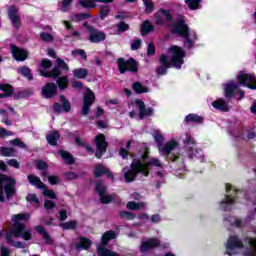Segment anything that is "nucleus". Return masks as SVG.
Masks as SVG:
<instances>
[{
  "label": "nucleus",
  "instance_id": "f257e3e1",
  "mask_svg": "<svg viewBox=\"0 0 256 256\" xmlns=\"http://www.w3.org/2000/svg\"><path fill=\"white\" fill-rule=\"evenodd\" d=\"M168 52L172 54L171 59L167 54H162L159 57L160 66L156 68L157 75H167V69L175 67V69H181L183 63H185V56L187 53L180 46H171Z\"/></svg>",
  "mask_w": 256,
  "mask_h": 256
},
{
  "label": "nucleus",
  "instance_id": "f03ea898",
  "mask_svg": "<svg viewBox=\"0 0 256 256\" xmlns=\"http://www.w3.org/2000/svg\"><path fill=\"white\" fill-rule=\"evenodd\" d=\"M237 81L231 80L225 85L224 93L226 99H233L237 95V90L239 87H247L252 91H256V77L254 74H247L243 71L239 72L237 75Z\"/></svg>",
  "mask_w": 256,
  "mask_h": 256
},
{
  "label": "nucleus",
  "instance_id": "7ed1b4c3",
  "mask_svg": "<svg viewBox=\"0 0 256 256\" xmlns=\"http://www.w3.org/2000/svg\"><path fill=\"white\" fill-rule=\"evenodd\" d=\"M154 140L158 145L159 153L162 155V157H165L166 161L177 163V161L181 159V154L179 152L173 153L176 147H179V142H177L175 139H172L163 145L165 137L163 134H161V132L157 131L154 133Z\"/></svg>",
  "mask_w": 256,
  "mask_h": 256
},
{
  "label": "nucleus",
  "instance_id": "20e7f679",
  "mask_svg": "<svg viewBox=\"0 0 256 256\" xmlns=\"http://www.w3.org/2000/svg\"><path fill=\"white\" fill-rule=\"evenodd\" d=\"M17 180L15 178L0 173V203L5 202V195L8 201H11L17 195Z\"/></svg>",
  "mask_w": 256,
  "mask_h": 256
},
{
  "label": "nucleus",
  "instance_id": "39448f33",
  "mask_svg": "<svg viewBox=\"0 0 256 256\" xmlns=\"http://www.w3.org/2000/svg\"><path fill=\"white\" fill-rule=\"evenodd\" d=\"M144 175V177H148V172L145 169V165H143V161L141 159L134 158L130 165V169L124 173V179L126 183H133L137 179V175Z\"/></svg>",
  "mask_w": 256,
  "mask_h": 256
},
{
  "label": "nucleus",
  "instance_id": "423d86ee",
  "mask_svg": "<svg viewBox=\"0 0 256 256\" xmlns=\"http://www.w3.org/2000/svg\"><path fill=\"white\" fill-rule=\"evenodd\" d=\"M56 65L57 66H54L50 71L40 70L39 73L41 77H45L46 79H57V77L63 75L62 71H69V65L61 58H56Z\"/></svg>",
  "mask_w": 256,
  "mask_h": 256
},
{
  "label": "nucleus",
  "instance_id": "0eeeda50",
  "mask_svg": "<svg viewBox=\"0 0 256 256\" xmlns=\"http://www.w3.org/2000/svg\"><path fill=\"white\" fill-rule=\"evenodd\" d=\"M118 70L120 71L121 75L124 73H137L139 71V64H137V60L134 58H129L125 60V58H118Z\"/></svg>",
  "mask_w": 256,
  "mask_h": 256
},
{
  "label": "nucleus",
  "instance_id": "6e6552de",
  "mask_svg": "<svg viewBox=\"0 0 256 256\" xmlns=\"http://www.w3.org/2000/svg\"><path fill=\"white\" fill-rule=\"evenodd\" d=\"M11 229L13 237L16 239H19V237L23 238L24 241H31L33 239L31 230L27 229V225L23 223H13Z\"/></svg>",
  "mask_w": 256,
  "mask_h": 256
},
{
  "label": "nucleus",
  "instance_id": "1a4fd4ad",
  "mask_svg": "<svg viewBox=\"0 0 256 256\" xmlns=\"http://www.w3.org/2000/svg\"><path fill=\"white\" fill-rule=\"evenodd\" d=\"M154 19L156 25L165 27L167 26V23H173V14H171V10L161 8L154 14Z\"/></svg>",
  "mask_w": 256,
  "mask_h": 256
},
{
  "label": "nucleus",
  "instance_id": "9d476101",
  "mask_svg": "<svg viewBox=\"0 0 256 256\" xmlns=\"http://www.w3.org/2000/svg\"><path fill=\"white\" fill-rule=\"evenodd\" d=\"M95 145H96V152L95 157L96 159H101L105 153H107V148L109 147V143L107 142V138L105 134H98L95 137Z\"/></svg>",
  "mask_w": 256,
  "mask_h": 256
},
{
  "label": "nucleus",
  "instance_id": "9b49d317",
  "mask_svg": "<svg viewBox=\"0 0 256 256\" xmlns=\"http://www.w3.org/2000/svg\"><path fill=\"white\" fill-rule=\"evenodd\" d=\"M139 113L138 117L139 119H145V117H153L154 110L153 107H146L145 102L139 98L135 99L134 101Z\"/></svg>",
  "mask_w": 256,
  "mask_h": 256
},
{
  "label": "nucleus",
  "instance_id": "f8f14e48",
  "mask_svg": "<svg viewBox=\"0 0 256 256\" xmlns=\"http://www.w3.org/2000/svg\"><path fill=\"white\" fill-rule=\"evenodd\" d=\"M161 247V241L158 238H148L146 241L140 243L139 251L140 253H147Z\"/></svg>",
  "mask_w": 256,
  "mask_h": 256
},
{
  "label": "nucleus",
  "instance_id": "ddd939ff",
  "mask_svg": "<svg viewBox=\"0 0 256 256\" xmlns=\"http://www.w3.org/2000/svg\"><path fill=\"white\" fill-rule=\"evenodd\" d=\"M60 102L62 103L59 104V102H55L53 105V111L54 113H69V111H71V102L69 101V99H67L65 96L60 95L59 96Z\"/></svg>",
  "mask_w": 256,
  "mask_h": 256
},
{
  "label": "nucleus",
  "instance_id": "4468645a",
  "mask_svg": "<svg viewBox=\"0 0 256 256\" xmlns=\"http://www.w3.org/2000/svg\"><path fill=\"white\" fill-rule=\"evenodd\" d=\"M8 19L11 20L12 26L15 27V29L21 27V17L19 16V8H17V6L12 5L9 7Z\"/></svg>",
  "mask_w": 256,
  "mask_h": 256
},
{
  "label": "nucleus",
  "instance_id": "2eb2a0df",
  "mask_svg": "<svg viewBox=\"0 0 256 256\" xmlns=\"http://www.w3.org/2000/svg\"><path fill=\"white\" fill-rule=\"evenodd\" d=\"M11 53L13 59L18 62L27 61L29 59V52L21 47H17L15 45L11 46Z\"/></svg>",
  "mask_w": 256,
  "mask_h": 256
},
{
  "label": "nucleus",
  "instance_id": "dca6fc26",
  "mask_svg": "<svg viewBox=\"0 0 256 256\" xmlns=\"http://www.w3.org/2000/svg\"><path fill=\"white\" fill-rule=\"evenodd\" d=\"M173 33H176V35H180V37H183V35H187V33H190L189 25L185 23V19L180 18L177 22L174 23Z\"/></svg>",
  "mask_w": 256,
  "mask_h": 256
},
{
  "label": "nucleus",
  "instance_id": "f3484780",
  "mask_svg": "<svg viewBox=\"0 0 256 256\" xmlns=\"http://www.w3.org/2000/svg\"><path fill=\"white\" fill-rule=\"evenodd\" d=\"M57 95V84L48 82L42 87V97L44 99H53Z\"/></svg>",
  "mask_w": 256,
  "mask_h": 256
},
{
  "label": "nucleus",
  "instance_id": "a211bd4d",
  "mask_svg": "<svg viewBox=\"0 0 256 256\" xmlns=\"http://www.w3.org/2000/svg\"><path fill=\"white\" fill-rule=\"evenodd\" d=\"M107 39L105 32L97 30V28H90L89 41L90 43H102Z\"/></svg>",
  "mask_w": 256,
  "mask_h": 256
},
{
  "label": "nucleus",
  "instance_id": "6ab92c4d",
  "mask_svg": "<svg viewBox=\"0 0 256 256\" xmlns=\"http://www.w3.org/2000/svg\"><path fill=\"white\" fill-rule=\"evenodd\" d=\"M243 247H245V244H243V241H241L238 236L231 235L228 237L226 245L228 251H233V249H243Z\"/></svg>",
  "mask_w": 256,
  "mask_h": 256
},
{
  "label": "nucleus",
  "instance_id": "aec40b11",
  "mask_svg": "<svg viewBox=\"0 0 256 256\" xmlns=\"http://www.w3.org/2000/svg\"><path fill=\"white\" fill-rule=\"evenodd\" d=\"M78 239H79V242L76 243V245H75L76 251H87L93 245V241H91V239H89V238L80 236Z\"/></svg>",
  "mask_w": 256,
  "mask_h": 256
},
{
  "label": "nucleus",
  "instance_id": "412c9836",
  "mask_svg": "<svg viewBox=\"0 0 256 256\" xmlns=\"http://www.w3.org/2000/svg\"><path fill=\"white\" fill-rule=\"evenodd\" d=\"M93 1H96L97 3H113L115 0H80L79 5L84 9H95L97 4Z\"/></svg>",
  "mask_w": 256,
  "mask_h": 256
},
{
  "label": "nucleus",
  "instance_id": "4be33fe9",
  "mask_svg": "<svg viewBox=\"0 0 256 256\" xmlns=\"http://www.w3.org/2000/svg\"><path fill=\"white\" fill-rule=\"evenodd\" d=\"M236 198L226 194L225 199L220 202V209L222 211H231V205H235Z\"/></svg>",
  "mask_w": 256,
  "mask_h": 256
},
{
  "label": "nucleus",
  "instance_id": "5701e85b",
  "mask_svg": "<svg viewBox=\"0 0 256 256\" xmlns=\"http://www.w3.org/2000/svg\"><path fill=\"white\" fill-rule=\"evenodd\" d=\"M113 239H117V232L113 230L106 231L101 238L102 247H107L109 241H113Z\"/></svg>",
  "mask_w": 256,
  "mask_h": 256
},
{
  "label": "nucleus",
  "instance_id": "b1692460",
  "mask_svg": "<svg viewBox=\"0 0 256 256\" xmlns=\"http://www.w3.org/2000/svg\"><path fill=\"white\" fill-rule=\"evenodd\" d=\"M34 229L37 231V233H39V235L43 236V239L47 245H53V238H51L49 232H47L42 225L35 226Z\"/></svg>",
  "mask_w": 256,
  "mask_h": 256
},
{
  "label": "nucleus",
  "instance_id": "393cba45",
  "mask_svg": "<svg viewBox=\"0 0 256 256\" xmlns=\"http://www.w3.org/2000/svg\"><path fill=\"white\" fill-rule=\"evenodd\" d=\"M27 180L30 185L37 187V189H46V185L41 181V178L35 176L34 174H30L27 176Z\"/></svg>",
  "mask_w": 256,
  "mask_h": 256
},
{
  "label": "nucleus",
  "instance_id": "a878e982",
  "mask_svg": "<svg viewBox=\"0 0 256 256\" xmlns=\"http://www.w3.org/2000/svg\"><path fill=\"white\" fill-rule=\"evenodd\" d=\"M212 107H214V109H217L218 111H223L224 113L229 112V104L223 99L213 101Z\"/></svg>",
  "mask_w": 256,
  "mask_h": 256
},
{
  "label": "nucleus",
  "instance_id": "bb28decb",
  "mask_svg": "<svg viewBox=\"0 0 256 256\" xmlns=\"http://www.w3.org/2000/svg\"><path fill=\"white\" fill-rule=\"evenodd\" d=\"M204 121H205V118H203L202 116H199L198 114H195V113L188 114L185 117L186 123H197L198 125H203Z\"/></svg>",
  "mask_w": 256,
  "mask_h": 256
},
{
  "label": "nucleus",
  "instance_id": "cd10ccee",
  "mask_svg": "<svg viewBox=\"0 0 256 256\" xmlns=\"http://www.w3.org/2000/svg\"><path fill=\"white\" fill-rule=\"evenodd\" d=\"M83 103L93 105L95 103V92L90 88H87L83 94Z\"/></svg>",
  "mask_w": 256,
  "mask_h": 256
},
{
  "label": "nucleus",
  "instance_id": "c85d7f7f",
  "mask_svg": "<svg viewBox=\"0 0 256 256\" xmlns=\"http://www.w3.org/2000/svg\"><path fill=\"white\" fill-rule=\"evenodd\" d=\"M60 139H61V134H59L57 131H54L46 135V141L48 145H51L52 147H56L57 141H59Z\"/></svg>",
  "mask_w": 256,
  "mask_h": 256
},
{
  "label": "nucleus",
  "instance_id": "c756f323",
  "mask_svg": "<svg viewBox=\"0 0 256 256\" xmlns=\"http://www.w3.org/2000/svg\"><path fill=\"white\" fill-rule=\"evenodd\" d=\"M0 91H3L2 97H13L15 89L11 84H0Z\"/></svg>",
  "mask_w": 256,
  "mask_h": 256
},
{
  "label": "nucleus",
  "instance_id": "7c9ffc66",
  "mask_svg": "<svg viewBox=\"0 0 256 256\" xmlns=\"http://www.w3.org/2000/svg\"><path fill=\"white\" fill-rule=\"evenodd\" d=\"M58 153L67 165H75V158L69 153V151L59 150Z\"/></svg>",
  "mask_w": 256,
  "mask_h": 256
},
{
  "label": "nucleus",
  "instance_id": "2f4dec72",
  "mask_svg": "<svg viewBox=\"0 0 256 256\" xmlns=\"http://www.w3.org/2000/svg\"><path fill=\"white\" fill-rule=\"evenodd\" d=\"M56 79V85L60 91H65V89L69 88V78L67 76H58Z\"/></svg>",
  "mask_w": 256,
  "mask_h": 256
},
{
  "label": "nucleus",
  "instance_id": "473e14b6",
  "mask_svg": "<svg viewBox=\"0 0 256 256\" xmlns=\"http://www.w3.org/2000/svg\"><path fill=\"white\" fill-rule=\"evenodd\" d=\"M155 31V26L151 24V21L144 20L141 27V35L144 37V35H149V33H153Z\"/></svg>",
  "mask_w": 256,
  "mask_h": 256
},
{
  "label": "nucleus",
  "instance_id": "72a5a7b5",
  "mask_svg": "<svg viewBox=\"0 0 256 256\" xmlns=\"http://www.w3.org/2000/svg\"><path fill=\"white\" fill-rule=\"evenodd\" d=\"M75 79H87L89 70L87 68H76L72 71Z\"/></svg>",
  "mask_w": 256,
  "mask_h": 256
},
{
  "label": "nucleus",
  "instance_id": "f704fd0d",
  "mask_svg": "<svg viewBox=\"0 0 256 256\" xmlns=\"http://www.w3.org/2000/svg\"><path fill=\"white\" fill-rule=\"evenodd\" d=\"M132 89L134 92H136L137 95L149 93V88H147V86H144L141 82H134L132 84Z\"/></svg>",
  "mask_w": 256,
  "mask_h": 256
},
{
  "label": "nucleus",
  "instance_id": "c9c22d12",
  "mask_svg": "<svg viewBox=\"0 0 256 256\" xmlns=\"http://www.w3.org/2000/svg\"><path fill=\"white\" fill-rule=\"evenodd\" d=\"M105 171H107V166L97 163L94 167L93 176L95 179H99L105 175Z\"/></svg>",
  "mask_w": 256,
  "mask_h": 256
},
{
  "label": "nucleus",
  "instance_id": "e433bc0d",
  "mask_svg": "<svg viewBox=\"0 0 256 256\" xmlns=\"http://www.w3.org/2000/svg\"><path fill=\"white\" fill-rule=\"evenodd\" d=\"M98 255L99 256H121L119 253L110 250L109 248H106L105 246H99L97 248Z\"/></svg>",
  "mask_w": 256,
  "mask_h": 256
},
{
  "label": "nucleus",
  "instance_id": "4c0bfd02",
  "mask_svg": "<svg viewBox=\"0 0 256 256\" xmlns=\"http://www.w3.org/2000/svg\"><path fill=\"white\" fill-rule=\"evenodd\" d=\"M78 222L77 220H70L60 224L61 229L64 231H75L77 229Z\"/></svg>",
  "mask_w": 256,
  "mask_h": 256
},
{
  "label": "nucleus",
  "instance_id": "58836bf2",
  "mask_svg": "<svg viewBox=\"0 0 256 256\" xmlns=\"http://www.w3.org/2000/svg\"><path fill=\"white\" fill-rule=\"evenodd\" d=\"M18 73L20 75H23V77H25L26 79H28V81H33V73H31V68L27 67V66H21L18 69Z\"/></svg>",
  "mask_w": 256,
  "mask_h": 256
},
{
  "label": "nucleus",
  "instance_id": "ea45409f",
  "mask_svg": "<svg viewBox=\"0 0 256 256\" xmlns=\"http://www.w3.org/2000/svg\"><path fill=\"white\" fill-rule=\"evenodd\" d=\"M75 143L76 145H78V147H83L90 155H93V153H95V149H93L91 145L83 142V140H81L79 137L75 138Z\"/></svg>",
  "mask_w": 256,
  "mask_h": 256
},
{
  "label": "nucleus",
  "instance_id": "a19ab883",
  "mask_svg": "<svg viewBox=\"0 0 256 256\" xmlns=\"http://www.w3.org/2000/svg\"><path fill=\"white\" fill-rule=\"evenodd\" d=\"M29 219H31V215L29 213H19L12 217L13 223H22L21 221H29Z\"/></svg>",
  "mask_w": 256,
  "mask_h": 256
},
{
  "label": "nucleus",
  "instance_id": "79ce46f5",
  "mask_svg": "<svg viewBox=\"0 0 256 256\" xmlns=\"http://www.w3.org/2000/svg\"><path fill=\"white\" fill-rule=\"evenodd\" d=\"M15 153H16L15 148L5 147V146L0 147L1 157H15Z\"/></svg>",
  "mask_w": 256,
  "mask_h": 256
},
{
  "label": "nucleus",
  "instance_id": "37998d69",
  "mask_svg": "<svg viewBox=\"0 0 256 256\" xmlns=\"http://www.w3.org/2000/svg\"><path fill=\"white\" fill-rule=\"evenodd\" d=\"M146 172L148 173L149 176V167H160L163 168V165L161 164V162L159 161V159L157 158H152L150 161L143 163Z\"/></svg>",
  "mask_w": 256,
  "mask_h": 256
},
{
  "label": "nucleus",
  "instance_id": "c03bdc74",
  "mask_svg": "<svg viewBox=\"0 0 256 256\" xmlns=\"http://www.w3.org/2000/svg\"><path fill=\"white\" fill-rule=\"evenodd\" d=\"M95 191L99 197L107 193V186L103 184V180H98L95 184Z\"/></svg>",
  "mask_w": 256,
  "mask_h": 256
},
{
  "label": "nucleus",
  "instance_id": "a18cd8bd",
  "mask_svg": "<svg viewBox=\"0 0 256 256\" xmlns=\"http://www.w3.org/2000/svg\"><path fill=\"white\" fill-rule=\"evenodd\" d=\"M109 15H111V7L107 5H101L100 15H99V18L101 19V21H105V18L109 17Z\"/></svg>",
  "mask_w": 256,
  "mask_h": 256
},
{
  "label": "nucleus",
  "instance_id": "49530a36",
  "mask_svg": "<svg viewBox=\"0 0 256 256\" xmlns=\"http://www.w3.org/2000/svg\"><path fill=\"white\" fill-rule=\"evenodd\" d=\"M143 3L146 8L145 13L151 15L155 11V3H153V0H143Z\"/></svg>",
  "mask_w": 256,
  "mask_h": 256
},
{
  "label": "nucleus",
  "instance_id": "de8ad7c7",
  "mask_svg": "<svg viewBox=\"0 0 256 256\" xmlns=\"http://www.w3.org/2000/svg\"><path fill=\"white\" fill-rule=\"evenodd\" d=\"M35 167L38 171H47L49 169V164L44 160L38 159L35 161Z\"/></svg>",
  "mask_w": 256,
  "mask_h": 256
},
{
  "label": "nucleus",
  "instance_id": "09e8293b",
  "mask_svg": "<svg viewBox=\"0 0 256 256\" xmlns=\"http://www.w3.org/2000/svg\"><path fill=\"white\" fill-rule=\"evenodd\" d=\"M127 209L130 211H139V209L143 208V203H138L135 201H130L126 205Z\"/></svg>",
  "mask_w": 256,
  "mask_h": 256
},
{
  "label": "nucleus",
  "instance_id": "8fccbe9b",
  "mask_svg": "<svg viewBox=\"0 0 256 256\" xmlns=\"http://www.w3.org/2000/svg\"><path fill=\"white\" fill-rule=\"evenodd\" d=\"M119 217L120 219H126V221H133V219H135V214L129 211H120Z\"/></svg>",
  "mask_w": 256,
  "mask_h": 256
},
{
  "label": "nucleus",
  "instance_id": "3c124183",
  "mask_svg": "<svg viewBox=\"0 0 256 256\" xmlns=\"http://www.w3.org/2000/svg\"><path fill=\"white\" fill-rule=\"evenodd\" d=\"M186 5H188L189 9L191 11H196V9H199V5L201 3V0H185Z\"/></svg>",
  "mask_w": 256,
  "mask_h": 256
},
{
  "label": "nucleus",
  "instance_id": "603ef678",
  "mask_svg": "<svg viewBox=\"0 0 256 256\" xmlns=\"http://www.w3.org/2000/svg\"><path fill=\"white\" fill-rule=\"evenodd\" d=\"M189 35L190 32H187L186 35L182 36L184 39V45L187 47V49H191L195 45V41H193Z\"/></svg>",
  "mask_w": 256,
  "mask_h": 256
},
{
  "label": "nucleus",
  "instance_id": "864d4df0",
  "mask_svg": "<svg viewBox=\"0 0 256 256\" xmlns=\"http://www.w3.org/2000/svg\"><path fill=\"white\" fill-rule=\"evenodd\" d=\"M86 19H91V13H77L74 15V21L81 22Z\"/></svg>",
  "mask_w": 256,
  "mask_h": 256
},
{
  "label": "nucleus",
  "instance_id": "5fc2aeb1",
  "mask_svg": "<svg viewBox=\"0 0 256 256\" xmlns=\"http://www.w3.org/2000/svg\"><path fill=\"white\" fill-rule=\"evenodd\" d=\"M125 31H129V24L125 23V21H120L117 24V33H125Z\"/></svg>",
  "mask_w": 256,
  "mask_h": 256
},
{
  "label": "nucleus",
  "instance_id": "6e6d98bb",
  "mask_svg": "<svg viewBox=\"0 0 256 256\" xmlns=\"http://www.w3.org/2000/svg\"><path fill=\"white\" fill-rule=\"evenodd\" d=\"M41 67V71H49L47 69H51V67H53V62L50 59L44 58L41 61Z\"/></svg>",
  "mask_w": 256,
  "mask_h": 256
},
{
  "label": "nucleus",
  "instance_id": "4d7b16f0",
  "mask_svg": "<svg viewBox=\"0 0 256 256\" xmlns=\"http://www.w3.org/2000/svg\"><path fill=\"white\" fill-rule=\"evenodd\" d=\"M72 55H73V57L79 55L81 57V59H83L84 61H87V52H85V50H83V49L73 50Z\"/></svg>",
  "mask_w": 256,
  "mask_h": 256
},
{
  "label": "nucleus",
  "instance_id": "13d9d810",
  "mask_svg": "<svg viewBox=\"0 0 256 256\" xmlns=\"http://www.w3.org/2000/svg\"><path fill=\"white\" fill-rule=\"evenodd\" d=\"M100 202L102 205H109V203H113V196L102 194L100 195Z\"/></svg>",
  "mask_w": 256,
  "mask_h": 256
},
{
  "label": "nucleus",
  "instance_id": "bf43d9fd",
  "mask_svg": "<svg viewBox=\"0 0 256 256\" xmlns=\"http://www.w3.org/2000/svg\"><path fill=\"white\" fill-rule=\"evenodd\" d=\"M42 190L44 197H48V199H57V194H55V191L47 189V186Z\"/></svg>",
  "mask_w": 256,
  "mask_h": 256
},
{
  "label": "nucleus",
  "instance_id": "052dcab7",
  "mask_svg": "<svg viewBox=\"0 0 256 256\" xmlns=\"http://www.w3.org/2000/svg\"><path fill=\"white\" fill-rule=\"evenodd\" d=\"M40 39H42V41H44L45 43H51V41H53V35L47 32H42L40 34Z\"/></svg>",
  "mask_w": 256,
  "mask_h": 256
},
{
  "label": "nucleus",
  "instance_id": "680f3d73",
  "mask_svg": "<svg viewBox=\"0 0 256 256\" xmlns=\"http://www.w3.org/2000/svg\"><path fill=\"white\" fill-rule=\"evenodd\" d=\"M11 144L15 147H21V149H26L27 145L19 138H15L11 141Z\"/></svg>",
  "mask_w": 256,
  "mask_h": 256
},
{
  "label": "nucleus",
  "instance_id": "e2e57ef3",
  "mask_svg": "<svg viewBox=\"0 0 256 256\" xmlns=\"http://www.w3.org/2000/svg\"><path fill=\"white\" fill-rule=\"evenodd\" d=\"M244 243H246V245H248V247L250 249H256V240L251 238V237H246L244 239Z\"/></svg>",
  "mask_w": 256,
  "mask_h": 256
},
{
  "label": "nucleus",
  "instance_id": "0e129e2a",
  "mask_svg": "<svg viewBox=\"0 0 256 256\" xmlns=\"http://www.w3.org/2000/svg\"><path fill=\"white\" fill-rule=\"evenodd\" d=\"M26 201L29 203H35L36 205H39V198H37L36 194H28L26 196Z\"/></svg>",
  "mask_w": 256,
  "mask_h": 256
},
{
  "label": "nucleus",
  "instance_id": "69168bd1",
  "mask_svg": "<svg viewBox=\"0 0 256 256\" xmlns=\"http://www.w3.org/2000/svg\"><path fill=\"white\" fill-rule=\"evenodd\" d=\"M64 177L68 181H73L75 179H79V175H77V173H75V172H65Z\"/></svg>",
  "mask_w": 256,
  "mask_h": 256
},
{
  "label": "nucleus",
  "instance_id": "338daca9",
  "mask_svg": "<svg viewBox=\"0 0 256 256\" xmlns=\"http://www.w3.org/2000/svg\"><path fill=\"white\" fill-rule=\"evenodd\" d=\"M155 55V43L149 42L148 48H147V56L153 57Z\"/></svg>",
  "mask_w": 256,
  "mask_h": 256
},
{
  "label": "nucleus",
  "instance_id": "774afa93",
  "mask_svg": "<svg viewBox=\"0 0 256 256\" xmlns=\"http://www.w3.org/2000/svg\"><path fill=\"white\" fill-rule=\"evenodd\" d=\"M48 181L50 185H58V183H61V180L55 175L48 176Z\"/></svg>",
  "mask_w": 256,
  "mask_h": 256
}]
</instances>
